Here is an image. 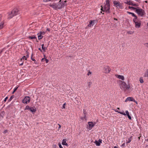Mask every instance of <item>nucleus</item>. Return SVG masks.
Returning a JSON list of instances; mask_svg holds the SVG:
<instances>
[{"label":"nucleus","mask_w":148,"mask_h":148,"mask_svg":"<svg viewBox=\"0 0 148 148\" xmlns=\"http://www.w3.org/2000/svg\"><path fill=\"white\" fill-rule=\"evenodd\" d=\"M4 22L3 21L0 23V30L2 29L4 27Z\"/></svg>","instance_id":"19"},{"label":"nucleus","mask_w":148,"mask_h":148,"mask_svg":"<svg viewBox=\"0 0 148 148\" xmlns=\"http://www.w3.org/2000/svg\"><path fill=\"white\" fill-rule=\"evenodd\" d=\"M131 138H129L128 139V141L127 142V143H130L131 141Z\"/></svg>","instance_id":"36"},{"label":"nucleus","mask_w":148,"mask_h":148,"mask_svg":"<svg viewBox=\"0 0 148 148\" xmlns=\"http://www.w3.org/2000/svg\"><path fill=\"white\" fill-rule=\"evenodd\" d=\"M28 37L29 38H30L31 39H36L37 40L36 37L34 35L31 36H29Z\"/></svg>","instance_id":"23"},{"label":"nucleus","mask_w":148,"mask_h":148,"mask_svg":"<svg viewBox=\"0 0 148 148\" xmlns=\"http://www.w3.org/2000/svg\"><path fill=\"white\" fill-rule=\"evenodd\" d=\"M22 63H21L20 64V66H22L23 64V62H24V61H22Z\"/></svg>","instance_id":"44"},{"label":"nucleus","mask_w":148,"mask_h":148,"mask_svg":"<svg viewBox=\"0 0 148 148\" xmlns=\"http://www.w3.org/2000/svg\"><path fill=\"white\" fill-rule=\"evenodd\" d=\"M119 83L121 89L124 91L129 89L130 88L129 84L127 85L126 83L124 81L119 80Z\"/></svg>","instance_id":"1"},{"label":"nucleus","mask_w":148,"mask_h":148,"mask_svg":"<svg viewBox=\"0 0 148 148\" xmlns=\"http://www.w3.org/2000/svg\"><path fill=\"white\" fill-rule=\"evenodd\" d=\"M133 21L135 23V27L136 28H139L141 25L140 21L137 19H133Z\"/></svg>","instance_id":"7"},{"label":"nucleus","mask_w":148,"mask_h":148,"mask_svg":"<svg viewBox=\"0 0 148 148\" xmlns=\"http://www.w3.org/2000/svg\"><path fill=\"white\" fill-rule=\"evenodd\" d=\"M147 26H148V22L147 23Z\"/></svg>","instance_id":"63"},{"label":"nucleus","mask_w":148,"mask_h":148,"mask_svg":"<svg viewBox=\"0 0 148 148\" xmlns=\"http://www.w3.org/2000/svg\"><path fill=\"white\" fill-rule=\"evenodd\" d=\"M45 59L44 58H42L41 60L42 62H44L45 61Z\"/></svg>","instance_id":"43"},{"label":"nucleus","mask_w":148,"mask_h":148,"mask_svg":"<svg viewBox=\"0 0 148 148\" xmlns=\"http://www.w3.org/2000/svg\"><path fill=\"white\" fill-rule=\"evenodd\" d=\"M114 148H118L116 146H114Z\"/></svg>","instance_id":"56"},{"label":"nucleus","mask_w":148,"mask_h":148,"mask_svg":"<svg viewBox=\"0 0 148 148\" xmlns=\"http://www.w3.org/2000/svg\"><path fill=\"white\" fill-rule=\"evenodd\" d=\"M113 3L114 5V6L116 7L117 8L120 9H122L123 8L122 5L119 2L115 1H113Z\"/></svg>","instance_id":"6"},{"label":"nucleus","mask_w":148,"mask_h":148,"mask_svg":"<svg viewBox=\"0 0 148 148\" xmlns=\"http://www.w3.org/2000/svg\"><path fill=\"white\" fill-rule=\"evenodd\" d=\"M15 92H14V91H13V92H12V93L13 94Z\"/></svg>","instance_id":"61"},{"label":"nucleus","mask_w":148,"mask_h":148,"mask_svg":"<svg viewBox=\"0 0 148 148\" xmlns=\"http://www.w3.org/2000/svg\"><path fill=\"white\" fill-rule=\"evenodd\" d=\"M133 3V2L132 1H127L126 3L129 5H132Z\"/></svg>","instance_id":"21"},{"label":"nucleus","mask_w":148,"mask_h":148,"mask_svg":"<svg viewBox=\"0 0 148 148\" xmlns=\"http://www.w3.org/2000/svg\"><path fill=\"white\" fill-rule=\"evenodd\" d=\"M129 8L130 9H132V10H136V9H137V8H135L134 7H131V6H130L129 7Z\"/></svg>","instance_id":"30"},{"label":"nucleus","mask_w":148,"mask_h":148,"mask_svg":"<svg viewBox=\"0 0 148 148\" xmlns=\"http://www.w3.org/2000/svg\"><path fill=\"white\" fill-rule=\"evenodd\" d=\"M146 46L148 48V43L147 44Z\"/></svg>","instance_id":"55"},{"label":"nucleus","mask_w":148,"mask_h":148,"mask_svg":"<svg viewBox=\"0 0 148 148\" xmlns=\"http://www.w3.org/2000/svg\"><path fill=\"white\" fill-rule=\"evenodd\" d=\"M92 84V83L91 82H90L88 83V85L90 86Z\"/></svg>","instance_id":"48"},{"label":"nucleus","mask_w":148,"mask_h":148,"mask_svg":"<svg viewBox=\"0 0 148 148\" xmlns=\"http://www.w3.org/2000/svg\"><path fill=\"white\" fill-rule=\"evenodd\" d=\"M31 59L32 61H33L34 62V63H35L36 64L37 62H36V61L34 58H32V56L31 57Z\"/></svg>","instance_id":"32"},{"label":"nucleus","mask_w":148,"mask_h":148,"mask_svg":"<svg viewBox=\"0 0 148 148\" xmlns=\"http://www.w3.org/2000/svg\"><path fill=\"white\" fill-rule=\"evenodd\" d=\"M38 49H39L40 51L41 52H42V50L40 48H39Z\"/></svg>","instance_id":"54"},{"label":"nucleus","mask_w":148,"mask_h":148,"mask_svg":"<svg viewBox=\"0 0 148 148\" xmlns=\"http://www.w3.org/2000/svg\"><path fill=\"white\" fill-rule=\"evenodd\" d=\"M136 12L140 16H143L145 14V11L141 9L137 8L136 10Z\"/></svg>","instance_id":"4"},{"label":"nucleus","mask_w":148,"mask_h":148,"mask_svg":"<svg viewBox=\"0 0 148 148\" xmlns=\"http://www.w3.org/2000/svg\"><path fill=\"white\" fill-rule=\"evenodd\" d=\"M139 81L140 83H143L144 82L143 79V78L142 77H140V78Z\"/></svg>","instance_id":"25"},{"label":"nucleus","mask_w":148,"mask_h":148,"mask_svg":"<svg viewBox=\"0 0 148 148\" xmlns=\"http://www.w3.org/2000/svg\"><path fill=\"white\" fill-rule=\"evenodd\" d=\"M58 4L53 3L52 4H50L49 6L52 7L53 8L56 9L58 8Z\"/></svg>","instance_id":"14"},{"label":"nucleus","mask_w":148,"mask_h":148,"mask_svg":"<svg viewBox=\"0 0 148 148\" xmlns=\"http://www.w3.org/2000/svg\"><path fill=\"white\" fill-rule=\"evenodd\" d=\"M125 114H126V115H128V114H129V112L127 110H126L125 111Z\"/></svg>","instance_id":"38"},{"label":"nucleus","mask_w":148,"mask_h":148,"mask_svg":"<svg viewBox=\"0 0 148 148\" xmlns=\"http://www.w3.org/2000/svg\"><path fill=\"white\" fill-rule=\"evenodd\" d=\"M115 76L117 78L119 79H121L123 81L125 79L123 75H119L118 74H116Z\"/></svg>","instance_id":"13"},{"label":"nucleus","mask_w":148,"mask_h":148,"mask_svg":"<svg viewBox=\"0 0 148 148\" xmlns=\"http://www.w3.org/2000/svg\"><path fill=\"white\" fill-rule=\"evenodd\" d=\"M8 132V130H5L4 131V132H3V133H4V134H5L6 133H7V132Z\"/></svg>","instance_id":"39"},{"label":"nucleus","mask_w":148,"mask_h":148,"mask_svg":"<svg viewBox=\"0 0 148 148\" xmlns=\"http://www.w3.org/2000/svg\"><path fill=\"white\" fill-rule=\"evenodd\" d=\"M42 50L44 51H45V50L47 49V47H46L44 46V44H42Z\"/></svg>","instance_id":"22"},{"label":"nucleus","mask_w":148,"mask_h":148,"mask_svg":"<svg viewBox=\"0 0 148 148\" xmlns=\"http://www.w3.org/2000/svg\"><path fill=\"white\" fill-rule=\"evenodd\" d=\"M88 125L87 126L88 129L91 130L92 127L94 126V124L92 122H89L88 123Z\"/></svg>","instance_id":"12"},{"label":"nucleus","mask_w":148,"mask_h":148,"mask_svg":"<svg viewBox=\"0 0 148 148\" xmlns=\"http://www.w3.org/2000/svg\"><path fill=\"white\" fill-rule=\"evenodd\" d=\"M45 32L42 31H40L38 33V38L39 40L42 39L43 37V35L45 34Z\"/></svg>","instance_id":"10"},{"label":"nucleus","mask_w":148,"mask_h":148,"mask_svg":"<svg viewBox=\"0 0 148 148\" xmlns=\"http://www.w3.org/2000/svg\"><path fill=\"white\" fill-rule=\"evenodd\" d=\"M83 112H84V114L85 115V114H86V110H85L84 109L83 110Z\"/></svg>","instance_id":"49"},{"label":"nucleus","mask_w":148,"mask_h":148,"mask_svg":"<svg viewBox=\"0 0 148 148\" xmlns=\"http://www.w3.org/2000/svg\"><path fill=\"white\" fill-rule=\"evenodd\" d=\"M66 1L61 2V0H60L58 3V8L61 9L64 7L66 5Z\"/></svg>","instance_id":"5"},{"label":"nucleus","mask_w":148,"mask_h":148,"mask_svg":"<svg viewBox=\"0 0 148 148\" xmlns=\"http://www.w3.org/2000/svg\"><path fill=\"white\" fill-rule=\"evenodd\" d=\"M14 97V95H13V96H11L10 98V99H9V100H8V101L9 102H10V101H11L12 100Z\"/></svg>","instance_id":"27"},{"label":"nucleus","mask_w":148,"mask_h":148,"mask_svg":"<svg viewBox=\"0 0 148 148\" xmlns=\"http://www.w3.org/2000/svg\"><path fill=\"white\" fill-rule=\"evenodd\" d=\"M59 146L60 148H63L62 147L61 145V144L60 143L59 144Z\"/></svg>","instance_id":"42"},{"label":"nucleus","mask_w":148,"mask_h":148,"mask_svg":"<svg viewBox=\"0 0 148 148\" xmlns=\"http://www.w3.org/2000/svg\"><path fill=\"white\" fill-rule=\"evenodd\" d=\"M27 58H26V57H25V56H23L22 58L21 59V61H23V60H27Z\"/></svg>","instance_id":"26"},{"label":"nucleus","mask_w":148,"mask_h":148,"mask_svg":"<svg viewBox=\"0 0 148 148\" xmlns=\"http://www.w3.org/2000/svg\"><path fill=\"white\" fill-rule=\"evenodd\" d=\"M114 20H117V19L116 18H114Z\"/></svg>","instance_id":"57"},{"label":"nucleus","mask_w":148,"mask_h":148,"mask_svg":"<svg viewBox=\"0 0 148 148\" xmlns=\"http://www.w3.org/2000/svg\"><path fill=\"white\" fill-rule=\"evenodd\" d=\"M101 10L103 11H105L107 13H109L110 12V5L109 1L108 0L106 1V4L103 7L102 6H101Z\"/></svg>","instance_id":"2"},{"label":"nucleus","mask_w":148,"mask_h":148,"mask_svg":"<svg viewBox=\"0 0 148 148\" xmlns=\"http://www.w3.org/2000/svg\"><path fill=\"white\" fill-rule=\"evenodd\" d=\"M47 30L48 31H50V29L49 28H47Z\"/></svg>","instance_id":"53"},{"label":"nucleus","mask_w":148,"mask_h":148,"mask_svg":"<svg viewBox=\"0 0 148 148\" xmlns=\"http://www.w3.org/2000/svg\"><path fill=\"white\" fill-rule=\"evenodd\" d=\"M91 73L89 71H88V73H87V75H89L90 74H91Z\"/></svg>","instance_id":"40"},{"label":"nucleus","mask_w":148,"mask_h":148,"mask_svg":"<svg viewBox=\"0 0 148 148\" xmlns=\"http://www.w3.org/2000/svg\"><path fill=\"white\" fill-rule=\"evenodd\" d=\"M2 17V15L1 14H0V20H1V18Z\"/></svg>","instance_id":"50"},{"label":"nucleus","mask_w":148,"mask_h":148,"mask_svg":"<svg viewBox=\"0 0 148 148\" xmlns=\"http://www.w3.org/2000/svg\"><path fill=\"white\" fill-rule=\"evenodd\" d=\"M18 10L17 8H14L11 12H9L8 14V18L10 19L14 16L18 14Z\"/></svg>","instance_id":"3"},{"label":"nucleus","mask_w":148,"mask_h":148,"mask_svg":"<svg viewBox=\"0 0 148 148\" xmlns=\"http://www.w3.org/2000/svg\"><path fill=\"white\" fill-rule=\"evenodd\" d=\"M45 61H46V63H48V62H49V60H47V59H45Z\"/></svg>","instance_id":"46"},{"label":"nucleus","mask_w":148,"mask_h":148,"mask_svg":"<svg viewBox=\"0 0 148 148\" xmlns=\"http://www.w3.org/2000/svg\"><path fill=\"white\" fill-rule=\"evenodd\" d=\"M14 91V92H15V91H16V90H14V91Z\"/></svg>","instance_id":"62"},{"label":"nucleus","mask_w":148,"mask_h":148,"mask_svg":"<svg viewBox=\"0 0 148 148\" xmlns=\"http://www.w3.org/2000/svg\"><path fill=\"white\" fill-rule=\"evenodd\" d=\"M143 77L148 78V69H147L143 74Z\"/></svg>","instance_id":"16"},{"label":"nucleus","mask_w":148,"mask_h":148,"mask_svg":"<svg viewBox=\"0 0 148 148\" xmlns=\"http://www.w3.org/2000/svg\"><path fill=\"white\" fill-rule=\"evenodd\" d=\"M66 104V103H64V104L63 105L62 107L63 108H65V106Z\"/></svg>","instance_id":"34"},{"label":"nucleus","mask_w":148,"mask_h":148,"mask_svg":"<svg viewBox=\"0 0 148 148\" xmlns=\"http://www.w3.org/2000/svg\"><path fill=\"white\" fill-rule=\"evenodd\" d=\"M127 115L128 116V118L130 120H131L132 118H131V116L129 114H128Z\"/></svg>","instance_id":"37"},{"label":"nucleus","mask_w":148,"mask_h":148,"mask_svg":"<svg viewBox=\"0 0 148 148\" xmlns=\"http://www.w3.org/2000/svg\"><path fill=\"white\" fill-rule=\"evenodd\" d=\"M134 33V32L132 31H128L127 32V33L130 34H133Z\"/></svg>","instance_id":"31"},{"label":"nucleus","mask_w":148,"mask_h":148,"mask_svg":"<svg viewBox=\"0 0 148 148\" xmlns=\"http://www.w3.org/2000/svg\"><path fill=\"white\" fill-rule=\"evenodd\" d=\"M132 15L134 17V19H136L137 18V16L136 15H135V14L134 13H132Z\"/></svg>","instance_id":"28"},{"label":"nucleus","mask_w":148,"mask_h":148,"mask_svg":"<svg viewBox=\"0 0 148 148\" xmlns=\"http://www.w3.org/2000/svg\"><path fill=\"white\" fill-rule=\"evenodd\" d=\"M128 101H134L136 103H137V102L132 97H127L125 101L127 102Z\"/></svg>","instance_id":"11"},{"label":"nucleus","mask_w":148,"mask_h":148,"mask_svg":"<svg viewBox=\"0 0 148 148\" xmlns=\"http://www.w3.org/2000/svg\"><path fill=\"white\" fill-rule=\"evenodd\" d=\"M117 109H118V110H119L120 109V108H117Z\"/></svg>","instance_id":"59"},{"label":"nucleus","mask_w":148,"mask_h":148,"mask_svg":"<svg viewBox=\"0 0 148 148\" xmlns=\"http://www.w3.org/2000/svg\"><path fill=\"white\" fill-rule=\"evenodd\" d=\"M58 125H59V127L58 128V130H59V129H60V128H61V125H60L59 124H58Z\"/></svg>","instance_id":"47"},{"label":"nucleus","mask_w":148,"mask_h":148,"mask_svg":"<svg viewBox=\"0 0 148 148\" xmlns=\"http://www.w3.org/2000/svg\"><path fill=\"white\" fill-rule=\"evenodd\" d=\"M124 145H125V144H124V143L123 144H122V146H124Z\"/></svg>","instance_id":"58"},{"label":"nucleus","mask_w":148,"mask_h":148,"mask_svg":"<svg viewBox=\"0 0 148 148\" xmlns=\"http://www.w3.org/2000/svg\"><path fill=\"white\" fill-rule=\"evenodd\" d=\"M110 71V69L108 66H105L103 68V71L106 73H108Z\"/></svg>","instance_id":"8"},{"label":"nucleus","mask_w":148,"mask_h":148,"mask_svg":"<svg viewBox=\"0 0 148 148\" xmlns=\"http://www.w3.org/2000/svg\"><path fill=\"white\" fill-rule=\"evenodd\" d=\"M127 13L129 14H132V13L129 12H127Z\"/></svg>","instance_id":"45"},{"label":"nucleus","mask_w":148,"mask_h":148,"mask_svg":"<svg viewBox=\"0 0 148 148\" xmlns=\"http://www.w3.org/2000/svg\"><path fill=\"white\" fill-rule=\"evenodd\" d=\"M132 5L133 6H135L137 7V6H138V5L137 4L134 3H133Z\"/></svg>","instance_id":"33"},{"label":"nucleus","mask_w":148,"mask_h":148,"mask_svg":"<svg viewBox=\"0 0 148 148\" xmlns=\"http://www.w3.org/2000/svg\"><path fill=\"white\" fill-rule=\"evenodd\" d=\"M102 140L99 139L98 141L97 140H95L94 143L96 144L97 146H99L100 145L101 143H102Z\"/></svg>","instance_id":"15"},{"label":"nucleus","mask_w":148,"mask_h":148,"mask_svg":"<svg viewBox=\"0 0 148 148\" xmlns=\"http://www.w3.org/2000/svg\"><path fill=\"white\" fill-rule=\"evenodd\" d=\"M31 108V107H29L28 106H27L25 108V110H29L30 108Z\"/></svg>","instance_id":"29"},{"label":"nucleus","mask_w":148,"mask_h":148,"mask_svg":"<svg viewBox=\"0 0 148 148\" xmlns=\"http://www.w3.org/2000/svg\"><path fill=\"white\" fill-rule=\"evenodd\" d=\"M29 110L32 112H35L36 111V110L34 109L33 107H31Z\"/></svg>","instance_id":"24"},{"label":"nucleus","mask_w":148,"mask_h":148,"mask_svg":"<svg viewBox=\"0 0 148 148\" xmlns=\"http://www.w3.org/2000/svg\"><path fill=\"white\" fill-rule=\"evenodd\" d=\"M18 88V87H16L15 88H14V90H15L16 91V90H17V88Z\"/></svg>","instance_id":"51"},{"label":"nucleus","mask_w":148,"mask_h":148,"mask_svg":"<svg viewBox=\"0 0 148 148\" xmlns=\"http://www.w3.org/2000/svg\"><path fill=\"white\" fill-rule=\"evenodd\" d=\"M114 111L116 112H118V113H120L121 114H123L124 115H126V114L124 112V111H123L122 112L119 111L116 109L114 110Z\"/></svg>","instance_id":"20"},{"label":"nucleus","mask_w":148,"mask_h":148,"mask_svg":"<svg viewBox=\"0 0 148 148\" xmlns=\"http://www.w3.org/2000/svg\"><path fill=\"white\" fill-rule=\"evenodd\" d=\"M8 99V97H6L5 98V99L4 100V102H6L7 100Z\"/></svg>","instance_id":"41"},{"label":"nucleus","mask_w":148,"mask_h":148,"mask_svg":"<svg viewBox=\"0 0 148 148\" xmlns=\"http://www.w3.org/2000/svg\"><path fill=\"white\" fill-rule=\"evenodd\" d=\"M30 97L28 96L25 97L22 100V102L24 103L27 104L30 102Z\"/></svg>","instance_id":"9"},{"label":"nucleus","mask_w":148,"mask_h":148,"mask_svg":"<svg viewBox=\"0 0 148 148\" xmlns=\"http://www.w3.org/2000/svg\"><path fill=\"white\" fill-rule=\"evenodd\" d=\"M95 21L94 20L92 21L89 22V24L88 25V26L89 27H91L92 26L95 24Z\"/></svg>","instance_id":"17"},{"label":"nucleus","mask_w":148,"mask_h":148,"mask_svg":"<svg viewBox=\"0 0 148 148\" xmlns=\"http://www.w3.org/2000/svg\"><path fill=\"white\" fill-rule=\"evenodd\" d=\"M66 139H63L62 142V144L63 145H66V146L68 147V144L66 143Z\"/></svg>","instance_id":"18"},{"label":"nucleus","mask_w":148,"mask_h":148,"mask_svg":"<svg viewBox=\"0 0 148 148\" xmlns=\"http://www.w3.org/2000/svg\"><path fill=\"white\" fill-rule=\"evenodd\" d=\"M81 103V102H78V103H79V104H80Z\"/></svg>","instance_id":"60"},{"label":"nucleus","mask_w":148,"mask_h":148,"mask_svg":"<svg viewBox=\"0 0 148 148\" xmlns=\"http://www.w3.org/2000/svg\"><path fill=\"white\" fill-rule=\"evenodd\" d=\"M145 2L146 3H147V1H145Z\"/></svg>","instance_id":"64"},{"label":"nucleus","mask_w":148,"mask_h":148,"mask_svg":"<svg viewBox=\"0 0 148 148\" xmlns=\"http://www.w3.org/2000/svg\"><path fill=\"white\" fill-rule=\"evenodd\" d=\"M86 115H85L83 117H82L81 118V119H82V120H84V119H86Z\"/></svg>","instance_id":"35"},{"label":"nucleus","mask_w":148,"mask_h":148,"mask_svg":"<svg viewBox=\"0 0 148 148\" xmlns=\"http://www.w3.org/2000/svg\"><path fill=\"white\" fill-rule=\"evenodd\" d=\"M25 57H26V58H27L29 57V55L28 54Z\"/></svg>","instance_id":"52"}]
</instances>
